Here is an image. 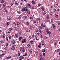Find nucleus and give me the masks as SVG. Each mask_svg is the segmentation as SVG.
<instances>
[{
	"mask_svg": "<svg viewBox=\"0 0 60 60\" xmlns=\"http://www.w3.org/2000/svg\"><path fill=\"white\" fill-rule=\"evenodd\" d=\"M33 22L34 23H36V21L35 20H34L33 21Z\"/></svg>",
	"mask_w": 60,
	"mask_h": 60,
	"instance_id": "31",
	"label": "nucleus"
},
{
	"mask_svg": "<svg viewBox=\"0 0 60 60\" xmlns=\"http://www.w3.org/2000/svg\"><path fill=\"white\" fill-rule=\"evenodd\" d=\"M33 42H34V41H33V40H32L30 42V43L31 44H33Z\"/></svg>",
	"mask_w": 60,
	"mask_h": 60,
	"instance_id": "23",
	"label": "nucleus"
},
{
	"mask_svg": "<svg viewBox=\"0 0 60 60\" xmlns=\"http://www.w3.org/2000/svg\"><path fill=\"white\" fill-rule=\"evenodd\" d=\"M26 11H27V13H28V14H30V12L29 11V10H28L27 9H26Z\"/></svg>",
	"mask_w": 60,
	"mask_h": 60,
	"instance_id": "15",
	"label": "nucleus"
},
{
	"mask_svg": "<svg viewBox=\"0 0 60 60\" xmlns=\"http://www.w3.org/2000/svg\"><path fill=\"white\" fill-rule=\"evenodd\" d=\"M5 36H4V35H3V38H5Z\"/></svg>",
	"mask_w": 60,
	"mask_h": 60,
	"instance_id": "49",
	"label": "nucleus"
},
{
	"mask_svg": "<svg viewBox=\"0 0 60 60\" xmlns=\"http://www.w3.org/2000/svg\"><path fill=\"white\" fill-rule=\"evenodd\" d=\"M20 24V23L19 22H18L17 23V25H19Z\"/></svg>",
	"mask_w": 60,
	"mask_h": 60,
	"instance_id": "35",
	"label": "nucleus"
},
{
	"mask_svg": "<svg viewBox=\"0 0 60 60\" xmlns=\"http://www.w3.org/2000/svg\"><path fill=\"white\" fill-rule=\"evenodd\" d=\"M1 3L2 4H3L4 3V1L3 0H1Z\"/></svg>",
	"mask_w": 60,
	"mask_h": 60,
	"instance_id": "29",
	"label": "nucleus"
},
{
	"mask_svg": "<svg viewBox=\"0 0 60 60\" xmlns=\"http://www.w3.org/2000/svg\"><path fill=\"white\" fill-rule=\"evenodd\" d=\"M26 49V48L24 47H21V48L20 49V51H21V50H22L23 49Z\"/></svg>",
	"mask_w": 60,
	"mask_h": 60,
	"instance_id": "4",
	"label": "nucleus"
},
{
	"mask_svg": "<svg viewBox=\"0 0 60 60\" xmlns=\"http://www.w3.org/2000/svg\"><path fill=\"white\" fill-rule=\"evenodd\" d=\"M32 4H36L35 2L34 1H32Z\"/></svg>",
	"mask_w": 60,
	"mask_h": 60,
	"instance_id": "17",
	"label": "nucleus"
},
{
	"mask_svg": "<svg viewBox=\"0 0 60 60\" xmlns=\"http://www.w3.org/2000/svg\"><path fill=\"white\" fill-rule=\"evenodd\" d=\"M11 18H7V20H11Z\"/></svg>",
	"mask_w": 60,
	"mask_h": 60,
	"instance_id": "20",
	"label": "nucleus"
},
{
	"mask_svg": "<svg viewBox=\"0 0 60 60\" xmlns=\"http://www.w3.org/2000/svg\"><path fill=\"white\" fill-rule=\"evenodd\" d=\"M11 6H12V5H13V3H11Z\"/></svg>",
	"mask_w": 60,
	"mask_h": 60,
	"instance_id": "39",
	"label": "nucleus"
},
{
	"mask_svg": "<svg viewBox=\"0 0 60 60\" xmlns=\"http://www.w3.org/2000/svg\"><path fill=\"white\" fill-rule=\"evenodd\" d=\"M22 15H21L19 16V17L18 18H17V19H20L22 17Z\"/></svg>",
	"mask_w": 60,
	"mask_h": 60,
	"instance_id": "8",
	"label": "nucleus"
},
{
	"mask_svg": "<svg viewBox=\"0 0 60 60\" xmlns=\"http://www.w3.org/2000/svg\"><path fill=\"white\" fill-rule=\"evenodd\" d=\"M41 26L42 27H44V26H43V23H41Z\"/></svg>",
	"mask_w": 60,
	"mask_h": 60,
	"instance_id": "40",
	"label": "nucleus"
},
{
	"mask_svg": "<svg viewBox=\"0 0 60 60\" xmlns=\"http://www.w3.org/2000/svg\"><path fill=\"white\" fill-rule=\"evenodd\" d=\"M6 45L7 46H8V43H7L6 44Z\"/></svg>",
	"mask_w": 60,
	"mask_h": 60,
	"instance_id": "45",
	"label": "nucleus"
},
{
	"mask_svg": "<svg viewBox=\"0 0 60 60\" xmlns=\"http://www.w3.org/2000/svg\"><path fill=\"white\" fill-rule=\"evenodd\" d=\"M15 4L16 5H18V3H17L16 2H15Z\"/></svg>",
	"mask_w": 60,
	"mask_h": 60,
	"instance_id": "32",
	"label": "nucleus"
},
{
	"mask_svg": "<svg viewBox=\"0 0 60 60\" xmlns=\"http://www.w3.org/2000/svg\"><path fill=\"white\" fill-rule=\"evenodd\" d=\"M52 26H53V28L54 29H55V28L56 27L54 25V24L53 23L52 24Z\"/></svg>",
	"mask_w": 60,
	"mask_h": 60,
	"instance_id": "13",
	"label": "nucleus"
},
{
	"mask_svg": "<svg viewBox=\"0 0 60 60\" xmlns=\"http://www.w3.org/2000/svg\"><path fill=\"white\" fill-rule=\"evenodd\" d=\"M23 18L24 19H26L27 18V16H26V15H25L23 16Z\"/></svg>",
	"mask_w": 60,
	"mask_h": 60,
	"instance_id": "7",
	"label": "nucleus"
},
{
	"mask_svg": "<svg viewBox=\"0 0 60 60\" xmlns=\"http://www.w3.org/2000/svg\"><path fill=\"white\" fill-rule=\"evenodd\" d=\"M2 56H4L5 54L4 53L2 54Z\"/></svg>",
	"mask_w": 60,
	"mask_h": 60,
	"instance_id": "58",
	"label": "nucleus"
},
{
	"mask_svg": "<svg viewBox=\"0 0 60 60\" xmlns=\"http://www.w3.org/2000/svg\"><path fill=\"white\" fill-rule=\"evenodd\" d=\"M5 12H8V11H7V10L6 9L5 10Z\"/></svg>",
	"mask_w": 60,
	"mask_h": 60,
	"instance_id": "38",
	"label": "nucleus"
},
{
	"mask_svg": "<svg viewBox=\"0 0 60 60\" xmlns=\"http://www.w3.org/2000/svg\"><path fill=\"white\" fill-rule=\"evenodd\" d=\"M39 59L40 60H44L43 57H40Z\"/></svg>",
	"mask_w": 60,
	"mask_h": 60,
	"instance_id": "5",
	"label": "nucleus"
},
{
	"mask_svg": "<svg viewBox=\"0 0 60 60\" xmlns=\"http://www.w3.org/2000/svg\"><path fill=\"white\" fill-rule=\"evenodd\" d=\"M1 43H3V41L2 40L1 41Z\"/></svg>",
	"mask_w": 60,
	"mask_h": 60,
	"instance_id": "53",
	"label": "nucleus"
},
{
	"mask_svg": "<svg viewBox=\"0 0 60 60\" xmlns=\"http://www.w3.org/2000/svg\"><path fill=\"white\" fill-rule=\"evenodd\" d=\"M11 56H10V57L8 56V57H6V59H7V60L11 58Z\"/></svg>",
	"mask_w": 60,
	"mask_h": 60,
	"instance_id": "6",
	"label": "nucleus"
},
{
	"mask_svg": "<svg viewBox=\"0 0 60 60\" xmlns=\"http://www.w3.org/2000/svg\"><path fill=\"white\" fill-rule=\"evenodd\" d=\"M6 39L7 40V41H8V39H9V38L7 36L6 37Z\"/></svg>",
	"mask_w": 60,
	"mask_h": 60,
	"instance_id": "18",
	"label": "nucleus"
},
{
	"mask_svg": "<svg viewBox=\"0 0 60 60\" xmlns=\"http://www.w3.org/2000/svg\"><path fill=\"white\" fill-rule=\"evenodd\" d=\"M46 49H44V50L42 51V52H44L45 51Z\"/></svg>",
	"mask_w": 60,
	"mask_h": 60,
	"instance_id": "54",
	"label": "nucleus"
},
{
	"mask_svg": "<svg viewBox=\"0 0 60 60\" xmlns=\"http://www.w3.org/2000/svg\"><path fill=\"white\" fill-rule=\"evenodd\" d=\"M60 51V49H58L57 50V52H58Z\"/></svg>",
	"mask_w": 60,
	"mask_h": 60,
	"instance_id": "43",
	"label": "nucleus"
},
{
	"mask_svg": "<svg viewBox=\"0 0 60 60\" xmlns=\"http://www.w3.org/2000/svg\"><path fill=\"white\" fill-rule=\"evenodd\" d=\"M29 52L30 53H31L32 52V50H29Z\"/></svg>",
	"mask_w": 60,
	"mask_h": 60,
	"instance_id": "37",
	"label": "nucleus"
},
{
	"mask_svg": "<svg viewBox=\"0 0 60 60\" xmlns=\"http://www.w3.org/2000/svg\"><path fill=\"white\" fill-rule=\"evenodd\" d=\"M60 11V9L58 8L57 9V11Z\"/></svg>",
	"mask_w": 60,
	"mask_h": 60,
	"instance_id": "42",
	"label": "nucleus"
},
{
	"mask_svg": "<svg viewBox=\"0 0 60 60\" xmlns=\"http://www.w3.org/2000/svg\"><path fill=\"white\" fill-rule=\"evenodd\" d=\"M27 9L25 7H23L22 8V11H25Z\"/></svg>",
	"mask_w": 60,
	"mask_h": 60,
	"instance_id": "2",
	"label": "nucleus"
},
{
	"mask_svg": "<svg viewBox=\"0 0 60 60\" xmlns=\"http://www.w3.org/2000/svg\"><path fill=\"white\" fill-rule=\"evenodd\" d=\"M15 42V41L14 40H13L12 41V43L13 44H14Z\"/></svg>",
	"mask_w": 60,
	"mask_h": 60,
	"instance_id": "19",
	"label": "nucleus"
},
{
	"mask_svg": "<svg viewBox=\"0 0 60 60\" xmlns=\"http://www.w3.org/2000/svg\"><path fill=\"white\" fill-rule=\"evenodd\" d=\"M40 38H41H41H42V35H41V36H40Z\"/></svg>",
	"mask_w": 60,
	"mask_h": 60,
	"instance_id": "59",
	"label": "nucleus"
},
{
	"mask_svg": "<svg viewBox=\"0 0 60 60\" xmlns=\"http://www.w3.org/2000/svg\"><path fill=\"white\" fill-rule=\"evenodd\" d=\"M27 26H28V25H29V22H27Z\"/></svg>",
	"mask_w": 60,
	"mask_h": 60,
	"instance_id": "46",
	"label": "nucleus"
},
{
	"mask_svg": "<svg viewBox=\"0 0 60 60\" xmlns=\"http://www.w3.org/2000/svg\"><path fill=\"white\" fill-rule=\"evenodd\" d=\"M19 58H20V59H24V57H23L22 56H20L19 57Z\"/></svg>",
	"mask_w": 60,
	"mask_h": 60,
	"instance_id": "14",
	"label": "nucleus"
},
{
	"mask_svg": "<svg viewBox=\"0 0 60 60\" xmlns=\"http://www.w3.org/2000/svg\"><path fill=\"white\" fill-rule=\"evenodd\" d=\"M43 26L44 27H46V25H44Z\"/></svg>",
	"mask_w": 60,
	"mask_h": 60,
	"instance_id": "50",
	"label": "nucleus"
},
{
	"mask_svg": "<svg viewBox=\"0 0 60 60\" xmlns=\"http://www.w3.org/2000/svg\"><path fill=\"white\" fill-rule=\"evenodd\" d=\"M29 38H30V39H31V38H32V37H31V36H29Z\"/></svg>",
	"mask_w": 60,
	"mask_h": 60,
	"instance_id": "51",
	"label": "nucleus"
},
{
	"mask_svg": "<svg viewBox=\"0 0 60 60\" xmlns=\"http://www.w3.org/2000/svg\"><path fill=\"white\" fill-rule=\"evenodd\" d=\"M43 56H45V53H43Z\"/></svg>",
	"mask_w": 60,
	"mask_h": 60,
	"instance_id": "52",
	"label": "nucleus"
},
{
	"mask_svg": "<svg viewBox=\"0 0 60 60\" xmlns=\"http://www.w3.org/2000/svg\"><path fill=\"white\" fill-rule=\"evenodd\" d=\"M15 49V47L13 46L12 47V50H14V49Z\"/></svg>",
	"mask_w": 60,
	"mask_h": 60,
	"instance_id": "12",
	"label": "nucleus"
},
{
	"mask_svg": "<svg viewBox=\"0 0 60 60\" xmlns=\"http://www.w3.org/2000/svg\"><path fill=\"white\" fill-rule=\"evenodd\" d=\"M3 6L4 7H5V6H6V4L5 3H4L3 5Z\"/></svg>",
	"mask_w": 60,
	"mask_h": 60,
	"instance_id": "26",
	"label": "nucleus"
},
{
	"mask_svg": "<svg viewBox=\"0 0 60 60\" xmlns=\"http://www.w3.org/2000/svg\"><path fill=\"white\" fill-rule=\"evenodd\" d=\"M44 42V41L43 40L42 41H41V42H42V43H43Z\"/></svg>",
	"mask_w": 60,
	"mask_h": 60,
	"instance_id": "62",
	"label": "nucleus"
},
{
	"mask_svg": "<svg viewBox=\"0 0 60 60\" xmlns=\"http://www.w3.org/2000/svg\"><path fill=\"white\" fill-rule=\"evenodd\" d=\"M27 56V53H26L25 54V55H23V56Z\"/></svg>",
	"mask_w": 60,
	"mask_h": 60,
	"instance_id": "34",
	"label": "nucleus"
},
{
	"mask_svg": "<svg viewBox=\"0 0 60 60\" xmlns=\"http://www.w3.org/2000/svg\"><path fill=\"white\" fill-rule=\"evenodd\" d=\"M22 51H23V52H25V49H23V50H22Z\"/></svg>",
	"mask_w": 60,
	"mask_h": 60,
	"instance_id": "48",
	"label": "nucleus"
},
{
	"mask_svg": "<svg viewBox=\"0 0 60 60\" xmlns=\"http://www.w3.org/2000/svg\"><path fill=\"white\" fill-rule=\"evenodd\" d=\"M8 37H9V39L10 40H11V37L10 36H9Z\"/></svg>",
	"mask_w": 60,
	"mask_h": 60,
	"instance_id": "36",
	"label": "nucleus"
},
{
	"mask_svg": "<svg viewBox=\"0 0 60 60\" xmlns=\"http://www.w3.org/2000/svg\"><path fill=\"white\" fill-rule=\"evenodd\" d=\"M9 24H10V22H8L7 23V26H9Z\"/></svg>",
	"mask_w": 60,
	"mask_h": 60,
	"instance_id": "22",
	"label": "nucleus"
},
{
	"mask_svg": "<svg viewBox=\"0 0 60 60\" xmlns=\"http://www.w3.org/2000/svg\"><path fill=\"white\" fill-rule=\"evenodd\" d=\"M39 34H40V33H37V35H39Z\"/></svg>",
	"mask_w": 60,
	"mask_h": 60,
	"instance_id": "44",
	"label": "nucleus"
},
{
	"mask_svg": "<svg viewBox=\"0 0 60 60\" xmlns=\"http://www.w3.org/2000/svg\"><path fill=\"white\" fill-rule=\"evenodd\" d=\"M51 22H53V19L52 18H51Z\"/></svg>",
	"mask_w": 60,
	"mask_h": 60,
	"instance_id": "25",
	"label": "nucleus"
},
{
	"mask_svg": "<svg viewBox=\"0 0 60 60\" xmlns=\"http://www.w3.org/2000/svg\"><path fill=\"white\" fill-rule=\"evenodd\" d=\"M12 29H13V28H9L8 30H9V31H10V32H11V30H12Z\"/></svg>",
	"mask_w": 60,
	"mask_h": 60,
	"instance_id": "9",
	"label": "nucleus"
},
{
	"mask_svg": "<svg viewBox=\"0 0 60 60\" xmlns=\"http://www.w3.org/2000/svg\"><path fill=\"white\" fill-rule=\"evenodd\" d=\"M53 10H54V11L55 12H56V9H55L54 8L53 9Z\"/></svg>",
	"mask_w": 60,
	"mask_h": 60,
	"instance_id": "33",
	"label": "nucleus"
},
{
	"mask_svg": "<svg viewBox=\"0 0 60 60\" xmlns=\"http://www.w3.org/2000/svg\"><path fill=\"white\" fill-rule=\"evenodd\" d=\"M47 19H49V16L48 15H47Z\"/></svg>",
	"mask_w": 60,
	"mask_h": 60,
	"instance_id": "55",
	"label": "nucleus"
},
{
	"mask_svg": "<svg viewBox=\"0 0 60 60\" xmlns=\"http://www.w3.org/2000/svg\"><path fill=\"white\" fill-rule=\"evenodd\" d=\"M20 54L19 52H18V56H20V54Z\"/></svg>",
	"mask_w": 60,
	"mask_h": 60,
	"instance_id": "16",
	"label": "nucleus"
},
{
	"mask_svg": "<svg viewBox=\"0 0 60 60\" xmlns=\"http://www.w3.org/2000/svg\"><path fill=\"white\" fill-rule=\"evenodd\" d=\"M4 49L5 50H7V47H5L4 48Z\"/></svg>",
	"mask_w": 60,
	"mask_h": 60,
	"instance_id": "27",
	"label": "nucleus"
},
{
	"mask_svg": "<svg viewBox=\"0 0 60 60\" xmlns=\"http://www.w3.org/2000/svg\"><path fill=\"white\" fill-rule=\"evenodd\" d=\"M58 25H60V22H58Z\"/></svg>",
	"mask_w": 60,
	"mask_h": 60,
	"instance_id": "64",
	"label": "nucleus"
},
{
	"mask_svg": "<svg viewBox=\"0 0 60 60\" xmlns=\"http://www.w3.org/2000/svg\"><path fill=\"white\" fill-rule=\"evenodd\" d=\"M26 42V39H23L22 40V43H24V42Z\"/></svg>",
	"mask_w": 60,
	"mask_h": 60,
	"instance_id": "3",
	"label": "nucleus"
},
{
	"mask_svg": "<svg viewBox=\"0 0 60 60\" xmlns=\"http://www.w3.org/2000/svg\"><path fill=\"white\" fill-rule=\"evenodd\" d=\"M41 44H39V45L38 46V47L39 48H41Z\"/></svg>",
	"mask_w": 60,
	"mask_h": 60,
	"instance_id": "24",
	"label": "nucleus"
},
{
	"mask_svg": "<svg viewBox=\"0 0 60 60\" xmlns=\"http://www.w3.org/2000/svg\"><path fill=\"white\" fill-rule=\"evenodd\" d=\"M46 21H47V22H49L50 21H49V20H46Z\"/></svg>",
	"mask_w": 60,
	"mask_h": 60,
	"instance_id": "61",
	"label": "nucleus"
},
{
	"mask_svg": "<svg viewBox=\"0 0 60 60\" xmlns=\"http://www.w3.org/2000/svg\"><path fill=\"white\" fill-rule=\"evenodd\" d=\"M27 46L28 47H30V45H29V44H28L27 45Z\"/></svg>",
	"mask_w": 60,
	"mask_h": 60,
	"instance_id": "56",
	"label": "nucleus"
},
{
	"mask_svg": "<svg viewBox=\"0 0 60 60\" xmlns=\"http://www.w3.org/2000/svg\"><path fill=\"white\" fill-rule=\"evenodd\" d=\"M39 28L41 29H43L42 27L41 26H39Z\"/></svg>",
	"mask_w": 60,
	"mask_h": 60,
	"instance_id": "21",
	"label": "nucleus"
},
{
	"mask_svg": "<svg viewBox=\"0 0 60 60\" xmlns=\"http://www.w3.org/2000/svg\"><path fill=\"white\" fill-rule=\"evenodd\" d=\"M28 6H29H29H30V5L29 4H28Z\"/></svg>",
	"mask_w": 60,
	"mask_h": 60,
	"instance_id": "57",
	"label": "nucleus"
},
{
	"mask_svg": "<svg viewBox=\"0 0 60 60\" xmlns=\"http://www.w3.org/2000/svg\"><path fill=\"white\" fill-rule=\"evenodd\" d=\"M40 56H42V55L41 54H40Z\"/></svg>",
	"mask_w": 60,
	"mask_h": 60,
	"instance_id": "60",
	"label": "nucleus"
},
{
	"mask_svg": "<svg viewBox=\"0 0 60 60\" xmlns=\"http://www.w3.org/2000/svg\"><path fill=\"white\" fill-rule=\"evenodd\" d=\"M50 15L51 16H53V15L51 13H50Z\"/></svg>",
	"mask_w": 60,
	"mask_h": 60,
	"instance_id": "47",
	"label": "nucleus"
},
{
	"mask_svg": "<svg viewBox=\"0 0 60 60\" xmlns=\"http://www.w3.org/2000/svg\"><path fill=\"white\" fill-rule=\"evenodd\" d=\"M41 20V19L39 18H38L36 20L37 21H39Z\"/></svg>",
	"mask_w": 60,
	"mask_h": 60,
	"instance_id": "10",
	"label": "nucleus"
},
{
	"mask_svg": "<svg viewBox=\"0 0 60 60\" xmlns=\"http://www.w3.org/2000/svg\"><path fill=\"white\" fill-rule=\"evenodd\" d=\"M41 4L40 3H39L38 4V6H41Z\"/></svg>",
	"mask_w": 60,
	"mask_h": 60,
	"instance_id": "63",
	"label": "nucleus"
},
{
	"mask_svg": "<svg viewBox=\"0 0 60 60\" xmlns=\"http://www.w3.org/2000/svg\"><path fill=\"white\" fill-rule=\"evenodd\" d=\"M15 36L17 38H18V35L17 34H16L15 35Z\"/></svg>",
	"mask_w": 60,
	"mask_h": 60,
	"instance_id": "11",
	"label": "nucleus"
},
{
	"mask_svg": "<svg viewBox=\"0 0 60 60\" xmlns=\"http://www.w3.org/2000/svg\"><path fill=\"white\" fill-rule=\"evenodd\" d=\"M22 39V38L21 37H19V41H21V40Z\"/></svg>",
	"mask_w": 60,
	"mask_h": 60,
	"instance_id": "30",
	"label": "nucleus"
},
{
	"mask_svg": "<svg viewBox=\"0 0 60 60\" xmlns=\"http://www.w3.org/2000/svg\"><path fill=\"white\" fill-rule=\"evenodd\" d=\"M41 8L43 10H44V7L42 6L41 7Z\"/></svg>",
	"mask_w": 60,
	"mask_h": 60,
	"instance_id": "28",
	"label": "nucleus"
},
{
	"mask_svg": "<svg viewBox=\"0 0 60 60\" xmlns=\"http://www.w3.org/2000/svg\"><path fill=\"white\" fill-rule=\"evenodd\" d=\"M46 31L47 34L49 35L51 34V32H50V31L49 30V29H47L46 30Z\"/></svg>",
	"mask_w": 60,
	"mask_h": 60,
	"instance_id": "1",
	"label": "nucleus"
},
{
	"mask_svg": "<svg viewBox=\"0 0 60 60\" xmlns=\"http://www.w3.org/2000/svg\"><path fill=\"white\" fill-rule=\"evenodd\" d=\"M17 13H18V14H19L20 13V12L19 11H17Z\"/></svg>",
	"mask_w": 60,
	"mask_h": 60,
	"instance_id": "41",
	"label": "nucleus"
}]
</instances>
